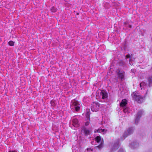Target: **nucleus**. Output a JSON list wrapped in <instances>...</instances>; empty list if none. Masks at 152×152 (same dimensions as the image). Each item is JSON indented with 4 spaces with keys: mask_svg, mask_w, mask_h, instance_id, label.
Segmentation results:
<instances>
[{
    "mask_svg": "<svg viewBox=\"0 0 152 152\" xmlns=\"http://www.w3.org/2000/svg\"><path fill=\"white\" fill-rule=\"evenodd\" d=\"M80 104L77 101L72 102L71 108L72 109H75L76 111H78L80 109Z\"/></svg>",
    "mask_w": 152,
    "mask_h": 152,
    "instance_id": "obj_1",
    "label": "nucleus"
},
{
    "mask_svg": "<svg viewBox=\"0 0 152 152\" xmlns=\"http://www.w3.org/2000/svg\"><path fill=\"white\" fill-rule=\"evenodd\" d=\"M134 100L137 101L138 103H141L143 101V98L141 95H137L135 93H133V96H132Z\"/></svg>",
    "mask_w": 152,
    "mask_h": 152,
    "instance_id": "obj_2",
    "label": "nucleus"
},
{
    "mask_svg": "<svg viewBox=\"0 0 152 152\" xmlns=\"http://www.w3.org/2000/svg\"><path fill=\"white\" fill-rule=\"evenodd\" d=\"M99 106V104L98 102H94L91 106V110L93 111L98 110Z\"/></svg>",
    "mask_w": 152,
    "mask_h": 152,
    "instance_id": "obj_3",
    "label": "nucleus"
},
{
    "mask_svg": "<svg viewBox=\"0 0 152 152\" xmlns=\"http://www.w3.org/2000/svg\"><path fill=\"white\" fill-rule=\"evenodd\" d=\"M117 73L118 77L121 80H122L124 77L125 72L123 71H121L120 70L118 69Z\"/></svg>",
    "mask_w": 152,
    "mask_h": 152,
    "instance_id": "obj_4",
    "label": "nucleus"
},
{
    "mask_svg": "<svg viewBox=\"0 0 152 152\" xmlns=\"http://www.w3.org/2000/svg\"><path fill=\"white\" fill-rule=\"evenodd\" d=\"M72 125L75 127H77L79 126V121L77 119L75 118L72 121Z\"/></svg>",
    "mask_w": 152,
    "mask_h": 152,
    "instance_id": "obj_5",
    "label": "nucleus"
},
{
    "mask_svg": "<svg viewBox=\"0 0 152 152\" xmlns=\"http://www.w3.org/2000/svg\"><path fill=\"white\" fill-rule=\"evenodd\" d=\"M127 104V101L126 99H124L122 100L120 104V106L121 107H124L126 106Z\"/></svg>",
    "mask_w": 152,
    "mask_h": 152,
    "instance_id": "obj_6",
    "label": "nucleus"
},
{
    "mask_svg": "<svg viewBox=\"0 0 152 152\" xmlns=\"http://www.w3.org/2000/svg\"><path fill=\"white\" fill-rule=\"evenodd\" d=\"M101 95L102 96V99H104L107 97V94L105 91H102L101 93Z\"/></svg>",
    "mask_w": 152,
    "mask_h": 152,
    "instance_id": "obj_7",
    "label": "nucleus"
},
{
    "mask_svg": "<svg viewBox=\"0 0 152 152\" xmlns=\"http://www.w3.org/2000/svg\"><path fill=\"white\" fill-rule=\"evenodd\" d=\"M85 135L87 136L90 134V130L87 129L85 128L83 130Z\"/></svg>",
    "mask_w": 152,
    "mask_h": 152,
    "instance_id": "obj_8",
    "label": "nucleus"
},
{
    "mask_svg": "<svg viewBox=\"0 0 152 152\" xmlns=\"http://www.w3.org/2000/svg\"><path fill=\"white\" fill-rule=\"evenodd\" d=\"M50 10L51 12H55L57 11V10L56 8L55 7H51L50 9Z\"/></svg>",
    "mask_w": 152,
    "mask_h": 152,
    "instance_id": "obj_9",
    "label": "nucleus"
},
{
    "mask_svg": "<svg viewBox=\"0 0 152 152\" xmlns=\"http://www.w3.org/2000/svg\"><path fill=\"white\" fill-rule=\"evenodd\" d=\"M95 141L98 143L100 142L101 140V137L99 136H97L95 138Z\"/></svg>",
    "mask_w": 152,
    "mask_h": 152,
    "instance_id": "obj_10",
    "label": "nucleus"
},
{
    "mask_svg": "<svg viewBox=\"0 0 152 152\" xmlns=\"http://www.w3.org/2000/svg\"><path fill=\"white\" fill-rule=\"evenodd\" d=\"M9 45L10 46H13L14 45V42L12 41H10L8 42Z\"/></svg>",
    "mask_w": 152,
    "mask_h": 152,
    "instance_id": "obj_11",
    "label": "nucleus"
},
{
    "mask_svg": "<svg viewBox=\"0 0 152 152\" xmlns=\"http://www.w3.org/2000/svg\"><path fill=\"white\" fill-rule=\"evenodd\" d=\"M142 114V111H140L138 112V113H137V118H140L141 116V115Z\"/></svg>",
    "mask_w": 152,
    "mask_h": 152,
    "instance_id": "obj_12",
    "label": "nucleus"
},
{
    "mask_svg": "<svg viewBox=\"0 0 152 152\" xmlns=\"http://www.w3.org/2000/svg\"><path fill=\"white\" fill-rule=\"evenodd\" d=\"M148 80H149V83L150 84L152 82V79H151V77H149L148 78Z\"/></svg>",
    "mask_w": 152,
    "mask_h": 152,
    "instance_id": "obj_13",
    "label": "nucleus"
},
{
    "mask_svg": "<svg viewBox=\"0 0 152 152\" xmlns=\"http://www.w3.org/2000/svg\"><path fill=\"white\" fill-rule=\"evenodd\" d=\"M96 133V132H98V133H100L101 132V129H97L96 131L95 132Z\"/></svg>",
    "mask_w": 152,
    "mask_h": 152,
    "instance_id": "obj_14",
    "label": "nucleus"
},
{
    "mask_svg": "<svg viewBox=\"0 0 152 152\" xmlns=\"http://www.w3.org/2000/svg\"><path fill=\"white\" fill-rule=\"evenodd\" d=\"M105 131V132H106L107 131V130H105V129H101V132H103Z\"/></svg>",
    "mask_w": 152,
    "mask_h": 152,
    "instance_id": "obj_15",
    "label": "nucleus"
},
{
    "mask_svg": "<svg viewBox=\"0 0 152 152\" xmlns=\"http://www.w3.org/2000/svg\"><path fill=\"white\" fill-rule=\"evenodd\" d=\"M145 84V82H142L140 84V87L141 88L142 87V85H144Z\"/></svg>",
    "mask_w": 152,
    "mask_h": 152,
    "instance_id": "obj_16",
    "label": "nucleus"
},
{
    "mask_svg": "<svg viewBox=\"0 0 152 152\" xmlns=\"http://www.w3.org/2000/svg\"><path fill=\"white\" fill-rule=\"evenodd\" d=\"M89 122H88V121H87L86 122L85 124V125L86 126H88V125H89Z\"/></svg>",
    "mask_w": 152,
    "mask_h": 152,
    "instance_id": "obj_17",
    "label": "nucleus"
},
{
    "mask_svg": "<svg viewBox=\"0 0 152 152\" xmlns=\"http://www.w3.org/2000/svg\"><path fill=\"white\" fill-rule=\"evenodd\" d=\"M126 58H130V56L129 54H127L126 55Z\"/></svg>",
    "mask_w": 152,
    "mask_h": 152,
    "instance_id": "obj_18",
    "label": "nucleus"
},
{
    "mask_svg": "<svg viewBox=\"0 0 152 152\" xmlns=\"http://www.w3.org/2000/svg\"><path fill=\"white\" fill-rule=\"evenodd\" d=\"M89 116V113L88 112H87L86 113V116L87 117H88Z\"/></svg>",
    "mask_w": 152,
    "mask_h": 152,
    "instance_id": "obj_19",
    "label": "nucleus"
},
{
    "mask_svg": "<svg viewBox=\"0 0 152 152\" xmlns=\"http://www.w3.org/2000/svg\"><path fill=\"white\" fill-rule=\"evenodd\" d=\"M9 152H17V151H10Z\"/></svg>",
    "mask_w": 152,
    "mask_h": 152,
    "instance_id": "obj_20",
    "label": "nucleus"
},
{
    "mask_svg": "<svg viewBox=\"0 0 152 152\" xmlns=\"http://www.w3.org/2000/svg\"><path fill=\"white\" fill-rule=\"evenodd\" d=\"M136 121H137V119H136V120H135V122H136Z\"/></svg>",
    "mask_w": 152,
    "mask_h": 152,
    "instance_id": "obj_21",
    "label": "nucleus"
}]
</instances>
